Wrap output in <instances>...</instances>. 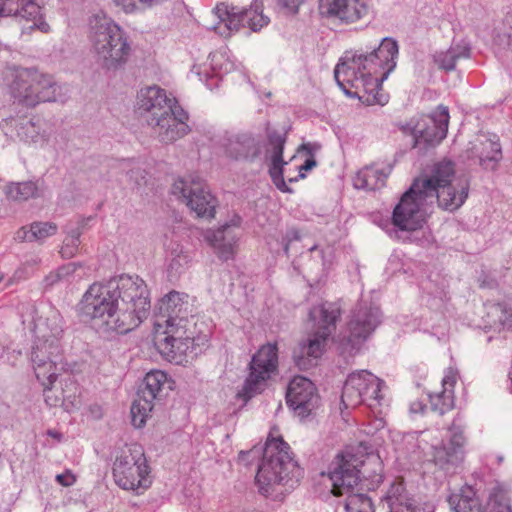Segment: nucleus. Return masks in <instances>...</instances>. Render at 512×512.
<instances>
[{
  "mask_svg": "<svg viewBox=\"0 0 512 512\" xmlns=\"http://www.w3.org/2000/svg\"><path fill=\"white\" fill-rule=\"evenodd\" d=\"M398 43L384 38L369 53L345 52L334 69V76L342 90L357 97L367 105H385L388 95L382 91V83L396 67Z\"/></svg>",
  "mask_w": 512,
  "mask_h": 512,
  "instance_id": "nucleus-1",
  "label": "nucleus"
},
{
  "mask_svg": "<svg viewBox=\"0 0 512 512\" xmlns=\"http://www.w3.org/2000/svg\"><path fill=\"white\" fill-rule=\"evenodd\" d=\"M189 295L172 290L158 303L155 319V345L170 362L180 363L194 344L197 335L190 324L196 326Z\"/></svg>",
  "mask_w": 512,
  "mask_h": 512,
  "instance_id": "nucleus-2",
  "label": "nucleus"
},
{
  "mask_svg": "<svg viewBox=\"0 0 512 512\" xmlns=\"http://www.w3.org/2000/svg\"><path fill=\"white\" fill-rule=\"evenodd\" d=\"M77 315L99 333H127L135 328V318L121 308L110 282L91 284L76 306Z\"/></svg>",
  "mask_w": 512,
  "mask_h": 512,
  "instance_id": "nucleus-3",
  "label": "nucleus"
},
{
  "mask_svg": "<svg viewBox=\"0 0 512 512\" xmlns=\"http://www.w3.org/2000/svg\"><path fill=\"white\" fill-rule=\"evenodd\" d=\"M262 454L261 463L255 477L258 490L263 495L271 493L276 484L299 482L304 471L294 460L291 448L282 437L267 438L264 448L253 447L249 451H241L239 459L246 461L249 457H258Z\"/></svg>",
  "mask_w": 512,
  "mask_h": 512,
  "instance_id": "nucleus-4",
  "label": "nucleus"
},
{
  "mask_svg": "<svg viewBox=\"0 0 512 512\" xmlns=\"http://www.w3.org/2000/svg\"><path fill=\"white\" fill-rule=\"evenodd\" d=\"M89 40L97 61L107 70L122 68L131 54L126 32L111 18L95 15L90 20Z\"/></svg>",
  "mask_w": 512,
  "mask_h": 512,
  "instance_id": "nucleus-5",
  "label": "nucleus"
},
{
  "mask_svg": "<svg viewBox=\"0 0 512 512\" xmlns=\"http://www.w3.org/2000/svg\"><path fill=\"white\" fill-rule=\"evenodd\" d=\"M364 455L346 450L338 454L330 464L329 478L335 496L346 495V512H374L371 499L362 493H354L361 479L360 468L364 465Z\"/></svg>",
  "mask_w": 512,
  "mask_h": 512,
  "instance_id": "nucleus-6",
  "label": "nucleus"
},
{
  "mask_svg": "<svg viewBox=\"0 0 512 512\" xmlns=\"http://www.w3.org/2000/svg\"><path fill=\"white\" fill-rule=\"evenodd\" d=\"M426 191L430 206L437 201L439 208L454 212L466 201L469 194V182L455 176L452 161L442 160L433 165L430 175L420 178Z\"/></svg>",
  "mask_w": 512,
  "mask_h": 512,
  "instance_id": "nucleus-7",
  "label": "nucleus"
},
{
  "mask_svg": "<svg viewBox=\"0 0 512 512\" xmlns=\"http://www.w3.org/2000/svg\"><path fill=\"white\" fill-rule=\"evenodd\" d=\"M59 86L49 74L36 68H19L10 85L14 102L27 108H34L40 103L63 100Z\"/></svg>",
  "mask_w": 512,
  "mask_h": 512,
  "instance_id": "nucleus-8",
  "label": "nucleus"
},
{
  "mask_svg": "<svg viewBox=\"0 0 512 512\" xmlns=\"http://www.w3.org/2000/svg\"><path fill=\"white\" fill-rule=\"evenodd\" d=\"M112 476L119 488L136 494H142L151 486V468L140 444L126 445L117 453Z\"/></svg>",
  "mask_w": 512,
  "mask_h": 512,
  "instance_id": "nucleus-9",
  "label": "nucleus"
},
{
  "mask_svg": "<svg viewBox=\"0 0 512 512\" xmlns=\"http://www.w3.org/2000/svg\"><path fill=\"white\" fill-rule=\"evenodd\" d=\"M420 178L400 198L392 213V223L402 231H416L424 225L431 207Z\"/></svg>",
  "mask_w": 512,
  "mask_h": 512,
  "instance_id": "nucleus-10",
  "label": "nucleus"
},
{
  "mask_svg": "<svg viewBox=\"0 0 512 512\" xmlns=\"http://www.w3.org/2000/svg\"><path fill=\"white\" fill-rule=\"evenodd\" d=\"M383 384L382 380L366 370L353 372L344 383L341 403L346 409L365 405L373 410L383 398Z\"/></svg>",
  "mask_w": 512,
  "mask_h": 512,
  "instance_id": "nucleus-11",
  "label": "nucleus"
},
{
  "mask_svg": "<svg viewBox=\"0 0 512 512\" xmlns=\"http://www.w3.org/2000/svg\"><path fill=\"white\" fill-rule=\"evenodd\" d=\"M120 302V306L126 309L135 318V328L147 318L150 310V297L147 284L139 276L121 275L109 281Z\"/></svg>",
  "mask_w": 512,
  "mask_h": 512,
  "instance_id": "nucleus-12",
  "label": "nucleus"
},
{
  "mask_svg": "<svg viewBox=\"0 0 512 512\" xmlns=\"http://www.w3.org/2000/svg\"><path fill=\"white\" fill-rule=\"evenodd\" d=\"M213 12L218 18L219 24H223L228 31V35L238 32L244 27H249L253 32H257L270 22V19L263 14V0H253L248 9L219 3Z\"/></svg>",
  "mask_w": 512,
  "mask_h": 512,
  "instance_id": "nucleus-13",
  "label": "nucleus"
},
{
  "mask_svg": "<svg viewBox=\"0 0 512 512\" xmlns=\"http://www.w3.org/2000/svg\"><path fill=\"white\" fill-rule=\"evenodd\" d=\"M278 367V347L276 343H267L259 348L252 357L250 373L245 380L241 394L249 399L259 393L265 382Z\"/></svg>",
  "mask_w": 512,
  "mask_h": 512,
  "instance_id": "nucleus-14",
  "label": "nucleus"
},
{
  "mask_svg": "<svg viewBox=\"0 0 512 512\" xmlns=\"http://www.w3.org/2000/svg\"><path fill=\"white\" fill-rule=\"evenodd\" d=\"M171 387L167 374L161 370H152L148 372L143 381V387L139 390L137 398L131 406L132 424L136 428H141L150 416L154 401L161 396L165 386Z\"/></svg>",
  "mask_w": 512,
  "mask_h": 512,
  "instance_id": "nucleus-15",
  "label": "nucleus"
},
{
  "mask_svg": "<svg viewBox=\"0 0 512 512\" xmlns=\"http://www.w3.org/2000/svg\"><path fill=\"white\" fill-rule=\"evenodd\" d=\"M172 193L182 198L188 207L199 217L213 218L216 199L199 179H178L173 183Z\"/></svg>",
  "mask_w": 512,
  "mask_h": 512,
  "instance_id": "nucleus-16",
  "label": "nucleus"
},
{
  "mask_svg": "<svg viewBox=\"0 0 512 512\" xmlns=\"http://www.w3.org/2000/svg\"><path fill=\"white\" fill-rule=\"evenodd\" d=\"M447 430L450 432V439L447 444L443 443V441L431 443L433 460L442 469H449L450 466H455L462 462L464 458L463 448L466 438L464 436L462 417L459 413L454 417L451 424L447 426Z\"/></svg>",
  "mask_w": 512,
  "mask_h": 512,
  "instance_id": "nucleus-17",
  "label": "nucleus"
},
{
  "mask_svg": "<svg viewBox=\"0 0 512 512\" xmlns=\"http://www.w3.org/2000/svg\"><path fill=\"white\" fill-rule=\"evenodd\" d=\"M62 358L61 343H46L36 340L31 351V362L36 375L45 389L57 379V364Z\"/></svg>",
  "mask_w": 512,
  "mask_h": 512,
  "instance_id": "nucleus-18",
  "label": "nucleus"
},
{
  "mask_svg": "<svg viewBox=\"0 0 512 512\" xmlns=\"http://www.w3.org/2000/svg\"><path fill=\"white\" fill-rule=\"evenodd\" d=\"M449 110L439 105L431 114L419 118L413 128L415 144L434 147L446 138L449 126Z\"/></svg>",
  "mask_w": 512,
  "mask_h": 512,
  "instance_id": "nucleus-19",
  "label": "nucleus"
},
{
  "mask_svg": "<svg viewBox=\"0 0 512 512\" xmlns=\"http://www.w3.org/2000/svg\"><path fill=\"white\" fill-rule=\"evenodd\" d=\"M318 10L326 18L349 25L366 18L370 5L368 0H318Z\"/></svg>",
  "mask_w": 512,
  "mask_h": 512,
  "instance_id": "nucleus-20",
  "label": "nucleus"
},
{
  "mask_svg": "<svg viewBox=\"0 0 512 512\" xmlns=\"http://www.w3.org/2000/svg\"><path fill=\"white\" fill-rule=\"evenodd\" d=\"M319 399L315 385L308 378L295 376L290 381L286 402L298 416L304 418L310 415L318 407Z\"/></svg>",
  "mask_w": 512,
  "mask_h": 512,
  "instance_id": "nucleus-21",
  "label": "nucleus"
},
{
  "mask_svg": "<svg viewBox=\"0 0 512 512\" xmlns=\"http://www.w3.org/2000/svg\"><path fill=\"white\" fill-rule=\"evenodd\" d=\"M188 120L189 114L177 102L172 104L171 111H167L154 122H149V125L163 143L170 144L191 131Z\"/></svg>",
  "mask_w": 512,
  "mask_h": 512,
  "instance_id": "nucleus-22",
  "label": "nucleus"
},
{
  "mask_svg": "<svg viewBox=\"0 0 512 512\" xmlns=\"http://www.w3.org/2000/svg\"><path fill=\"white\" fill-rule=\"evenodd\" d=\"M380 323V311L376 307L359 303L348 322L349 335L344 337L348 345L356 348L364 342Z\"/></svg>",
  "mask_w": 512,
  "mask_h": 512,
  "instance_id": "nucleus-23",
  "label": "nucleus"
},
{
  "mask_svg": "<svg viewBox=\"0 0 512 512\" xmlns=\"http://www.w3.org/2000/svg\"><path fill=\"white\" fill-rule=\"evenodd\" d=\"M240 224L241 218L237 216L230 223L217 230H207L204 234V239L223 261L233 259L236 254Z\"/></svg>",
  "mask_w": 512,
  "mask_h": 512,
  "instance_id": "nucleus-24",
  "label": "nucleus"
},
{
  "mask_svg": "<svg viewBox=\"0 0 512 512\" xmlns=\"http://www.w3.org/2000/svg\"><path fill=\"white\" fill-rule=\"evenodd\" d=\"M178 101L167 96L166 91L157 86L143 88L137 95V109L141 113H148L147 122H154L167 111H171L172 104Z\"/></svg>",
  "mask_w": 512,
  "mask_h": 512,
  "instance_id": "nucleus-25",
  "label": "nucleus"
},
{
  "mask_svg": "<svg viewBox=\"0 0 512 512\" xmlns=\"http://www.w3.org/2000/svg\"><path fill=\"white\" fill-rule=\"evenodd\" d=\"M266 135L270 149L267 151L270 155L271 164L269 175L275 187L283 193H292L293 190L286 184L283 176V166L286 164L283 160L285 135L269 127L266 129Z\"/></svg>",
  "mask_w": 512,
  "mask_h": 512,
  "instance_id": "nucleus-26",
  "label": "nucleus"
},
{
  "mask_svg": "<svg viewBox=\"0 0 512 512\" xmlns=\"http://www.w3.org/2000/svg\"><path fill=\"white\" fill-rule=\"evenodd\" d=\"M340 317L341 309L336 303L324 302L313 306L309 312L313 323L311 332L330 338L336 331Z\"/></svg>",
  "mask_w": 512,
  "mask_h": 512,
  "instance_id": "nucleus-27",
  "label": "nucleus"
},
{
  "mask_svg": "<svg viewBox=\"0 0 512 512\" xmlns=\"http://www.w3.org/2000/svg\"><path fill=\"white\" fill-rule=\"evenodd\" d=\"M329 337L310 332L307 339L300 343L298 352H295L296 365L303 370L309 369L323 355Z\"/></svg>",
  "mask_w": 512,
  "mask_h": 512,
  "instance_id": "nucleus-28",
  "label": "nucleus"
},
{
  "mask_svg": "<svg viewBox=\"0 0 512 512\" xmlns=\"http://www.w3.org/2000/svg\"><path fill=\"white\" fill-rule=\"evenodd\" d=\"M456 381L455 372L448 370L441 381L442 391L429 395L430 408L433 412L444 415L454 408V387Z\"/></svg>",
  "mask_w": 512,
  "mask_h": 512,
  "instance_id": "nucleus-29",
  "label": "nucleus"
},
{
  "mask_svg": "<svg viewBox=\"0 0 512 512\" xmlns=\"http://www.w3.org/2000/svg\"><path fill=\"white\" fill-rule=\"evenodd\" d=\"M391 172V167L372 164L359 170L354 178V186L357 189L377 190L385 185Z\"/></svg>",
  "mask_w": 512,
  "mask_h": 512,
  "instance_id": "nucleus-30",
  "label": "nucleus"
},
{
  "mask_svg": "<svg viewBox=\"0 0 512 512\" xmlns=\"http://www.w3.org/2000/svg\"><path fill=\"white\" fill-rule=\"evenodd\" d=\"M38 341L60 343L64 334L63 317L56 311L51 312L44 320L36 324Z\"/></svg>",
  "mask_w": 512,
  "mask_h": 512,
  "instance_id": "nucleus-31",
  "label": "nucleus"
},
{
  "mask_svg": "<svg viewBox=\"0 0 512 512\" xmlns=\"http://www.w3.org/2000/svg\"><path fill=\"white\" fill-rule=\"evenodd\" d=\"M43 181H23L12 182L5 187V193L8 199L13 201H27L41 195Z\"/></svg>",
  "mask_w": 512,
  "mask_h": 512,
  "instance_id": "nucleus-32",
  "label": "nucleus"
},
{
  "mask_svg": "<svg viewBox=\"0 0 512 512\" xmlns=\"http://www.w3.org/2000/svg\"><path fill=\"white\" fill-rule=\"evenodd\" d=\"M470 56V47L465 43L452 44L446 51L436 52L433 56L435 64L445 71L455 68L456 62L461 58Z\"/></svg>",
  "mask_w": 512,
  "mask_h": 512,
  "instance_id": "nucleus-33",
  "label": "nucleus"
},
{
  "mask_svg": "<svg viewBox=\"0 0 512 512\" xmlns=\"http://www.w3.org/2000/svg\"><path fill=\"white\" fill-rule=\"evenodd\" d=\"M509 490L503 484L497 483L490 492L487 504L483 512H512Z\"/></svg>",
  "mask_w": 512,
  "mask_h": 512,
  "instance_id": "nucleus-34",
  "label": "nucleus"
},
{
  "mask_svg": "<svg viewBox=\"0 0 512 512\" xmlns=\"http://www.w3.org/2000/svg\"><path fill=\"white\" fill-rule=\"evenodd\" d=\"M17 16L32 21L31 28L35 27L45 33L49 31V25L42 19V8L34 0H23Z\"/></svg>",
  "mask_w": 512,
  "mask_h": 512,
  "instance_id": "nucleus-35",
  "label": "nucleus"
},
{
  "mask_svg": "<svg viewBox=\"0 0 512 512\" xmlns=\"http://www.w3.org/2000/svg\"><path fill=\"white\" fill-rule=\"evenodd\" d=\"M502 159L501 146L498 140L487 139L482 142V152L479 155V164L485 169H495Z\"/></svg>",
  "mask_w": 512,
  "mask_h": 512,
  "instance_id": "nucleus-36",
  "label": "nucleus"
},
{
  "mask_svg": "<svg viewBox=\"0 0 512 512\" xmlns=\"http://www.w3.org/2000/svg\"><path fill=\"white\" fill-rule=\"evenodd\" d=\"M236 159L243 158L253 160L261 154V142L252 136H242L236 143Z\"/></svg>",
  "mask_w": 512,
  "mask_h": 512,
  "instance_id": "nucleus-37",
  "label": "nucleus"
},
{
  "mask_svg": "<svg viewBox=\"0 0 512 512\" xmlns=\"http://www.w3.org/2000/svg\"><path fill=\"white\" fill-rule=\"evenodd\" d=\"M81 267L82 266L79 263L70 262L54 271H51L44 279L46 287H51L59 282H70L77 269Z\"/></svg>",
  "mask_w": 512,
  "mask_h": 512,
  "instance_id": "nucleus-38",
  "label": "nucleus"
},
{
  "mask_svg": "<svg viewBox=\"0 0 512 512\" xmlns=\"http://www.w3.org/2000/svg\"><path fill=\"white\" fill-rule=\"evenodd\" d=\"M15 127L17 137L23 142L34 143L42 138L40 126L33 120L22 119Z\"/></svg>",
  "mask_w": 512,
  "mask_h": 512,
  "instance_id": "nucleus-39",
  "label": "nucleus"
},
{
  "mask_svg": "<svg viewBox=\"0 0 512 512\" xmlns=\"http://www.w3.org/2000/svg\"><path fill=\"white\" fill-rule=\"evenodd\" d=\"M448 502L455 512H483L478 499L454 494L448 498Z\"/></svg>",
  "mask_w": 512,
  "mask_h": 512,
  "instance_id": "nucleus-40",
  "label": "nucleus"
},
{
  "mask_svg": "<svg viewBox=\"0 0 512 512\" xmlns=\"http://www.w3.org/2000/svg\"><path fill=\"white\" fill-rule=\"evenodd\" d=\"M164 0H113L116 6L126 13H132L136 10H142L150 8L154 5H158Z\"/></svg>",
  "mask_w": 512,
  "mask_h": 512,
  "instance_id": "nucleus-41",
  "label": "nucleus"
},
{
  "mask_svg": "<svg viewBox=\"0 0 512 512\" xmlns=\"http://www.w3.org/2000/svg\"><path fill=\"white\" fill-rule=\"evenodd\" d=\"M31 238L43 240L57 232V226L51 222H35L30 227Z\"/></svg>",
  "mask_w": 512,
  "mask_h": 512,
  "instance_id": "nucleus-42",
  "label": "nucleus"
},
{
  "mask_svg": "<svg viewBox=\"0 0 512 512\" xmlns=\"http://www.w3.org/2000/svg\"><path fill=\"white\" fill-rule=\"evenodd\" d=\"M80 232L73 231L71 235L67 236L63 242L60 254L63 258H72L78 250L80 244Z\"/></svg>",
  "mask_w": 512,
  "mask_h": 512,
  "instance_id": "nucleus-43",
  "label": "nucleus"
},
{
  "mask_svg": "<svg viewBox=\"0 0 512 512\" xmlns=\"http://www.w3.org/2000/svg\"><path fill=\"white\" fill-rule=\"evenodd\" d=\"M23 0H0V16H17Z\"/></svg>",
  "mask_w": 512,
  "mask_h": 512,
  "instance_id": "nucleus-44",
  "label": "nucleus"
},
{
  "mask_svg": "<svg viewBox=\"0 0 512 512\" xmlns=\"http://www.w3.org/2000/svg\"><path fill=\"white\" fill-rule=\"evenodd\" d=\"M277 5L285 10L287 14L295 15L305 0H276Z\"/></svg>",
  "mask_w": 512,
  "mask_h": 512,
  "instance_id": "nucleus-45",
  "label": "nucleus"
},
{
  "mask_svg": "<svg viewBox=\"0 0 512 512\" xmlns=\"http://www.w3.org/2000/svg\"><path fill=\"white\" fill-rule=\"evenodd\" d=\"M127 176L136 186L146 184V172L140 167H133L127 172Z\"/></svg>",
  "mask_w": 512,
  "mask_h": 512,
  "instance_id": "nucleus-46",
  "label": "nucleus"
},
{
  "mask_svg": "<svg viewBox=\"0 0 512 512\" xmlns=\"http://www.w3.org/2000/svg\"><path fill=\"white\" fill-rule=\"evenodd\" d=\"M189 261V255L187 253L180 252L176 257H174L171 260L170 268L178 271L181 267L187 265Z\"/></svg>",
  "mask_w": 512,
  "mask_h": 512,
  "instance_id": "nucleus-47",
  "label": "nucleus"
},
{
  "mask_svg": "<svg viewBox=\"0 0 512 512\" xmlns=\"http://www.w3.org/2000/svg\"><path fill=\"white\" fill-rule=\"evenodd\" d=\"M56 481L64 487H69L76 482V477L70 470H67L62 474H58L56 476Z\"/></svg>",
  "mask_w": 512,
  "mask_h": 512,
  "instance_id": "nucleus-48",
  "label": "nucleus"
},
{
  "mask_svg": "<svg viewBox=\"0 0 512 512\" xmlns=\"http://www.w3.org/2000/svg\"><path fill=\"white\" fill-rule=\"evenodd\" d=\"M497 310H500L502 313L505 314V318L504 319H500L501 323L503 325H509L511 326L512 325V314L510 313V311L506 308V306L504 305H498L496 307Z\"/></svg>",
  "mask_w": 512,
  "mask_h": 512,
  "instance_id": "nucleus-49",
  "label": "nucleus"
},
{
  "mask_svg": "<svg viewBox=\"0 0 512 512\" xmlns=\"http://www.w3.org/2000/svg\"><path fill=\"white\" fill-rule=\"evenodd\" d=\"M425 409L426 405L420 400L413 401L410 404V412L413 414L423 413Z\"/></svg>",
  "mask_w": 512,
  "mask_h": 512,
  "instance_id": "nucleus-50",
  "label": "nucleus"
},
{
  "mask_svg": "<svg viewBox=\"0 0 512 512\" xmlns=\"http://www.w3.org/2000/svg\"><path fill=\"white\" fill-rule=\"evenodd\" d=\"M50 387H52V385H51ZM50 391H51V388H49V389H45V388H44V392H45V402H46L49 406H57L60 400H59L57 397L52 398V397L48 394V392H50Z\"/></svg>",
  "mask_w": 512,
  "mask_h": 512,
  "instance_id": "nucleus-51",
  "label": "nucleus"
},
{
  "mask_svg": "<svg viewBox=\"0 0 512 512\" xmlns=\"http://www.w3.org/2000/svg\"><path fill=\"white\" fill-rule=\"evenodd\" d=\"M315 165H316V161H315L314 159H312V158H311V159H307V160L305 161V163H304L302 166H300V171H302V170H310V169H312ZM299 177H300V178H303V177H304V174H303L302 172H300Z\"/></svg>",
  "mask_w": 512,
  "mask_h": 512,
  "instance_id": "nucleus-52",
  "label": "nucleus"
},
{
  "mask_svg": "<svg viewBox=\"0 0 512 512\" xmlns=\"http://www.w3.org/2000/svg\"><path fill=\"white\" fill-rule=\"evenodd\" d=\"M47 434L55 439H57L58 441L61 440V434L55 430H48L47 431Z\"/></svg>",
  "mask_w": 512,
  "mask_h": 512,
  "instance_id": "nucleus-53",
  "label": "nucleus"
},
{
  "mask_svg": "<svg viewBox=\"0 0 512 512\" xmlns=\"http://www.w3.org/2000/svg\"><path fill=\"white\" fill-rule=\"evenodd\" d=\"M429 434H430V433H429V431H427V432H421V433H420L421 441H425V442H427V438L429 437Z\"/></svg>",
  "mask_w": 512,
  "mask_h": 512,
  "instance_id": "nucleus-54",
  "label": "nucleus"
},
{
  "mask_svg": "<svg viewBox=\"0 0 512 512\" xmlns=\"http://www.w3.org/2000/svg\"><path fill=\"white\" fill-rule=\"evenodd\" d=\"M502 462H503V456H496V464L501 465Z\"/></svg>",
  "mask_w": 512,
  "mask_h": 512,
  "instance_id": "nucleus-55",
  "label": "nucleus"
},
{
  "mask_svg": "<svg viewBox=\"0 0 512 512\" xmlns=\"http://www.w3.org/2000/svg\"><path fill=\"white\" fill-rule=\"evenodd\" d=\"M212 67H213V70H214L215 74L218 76L221 73L220 69L217 70L214 63H212Z\"/></svg>",
  "mask_w": 512,
  "mask_h": 512,
  "instance_id": "nucleus-56",
  "label": "nucleus"
},
{
  "mask_svg": "<svg viewBox=\"0 0 512 512\" xmlns=\"http://www.w3.org/2000/svg\"><path fill=\"white\" fill-rule=\"evenodd\" d=\"M297 179H298L297 177H295V178H290V179H289V182H295V181H297Z\"/></svg>",
  "mask_w": 512,
  "mask_h": 512,
  "instance_id": "nucleus-57",
  "label": "nucleus"
},
{
  "mask_svg": "<svg viewBox=\"0 0 512 512\" xmlns=\"http://www.w3.org/2000/svg\"><path fill=\"white\" fill-rule=\"evenodd\" d=\"M216 57H217V55H213V56H212V62H214V61H215V58H216Z\"/></svg>",
  "mask_w": 512,
  "mask_h": 512,
  "instance_id": "nucleus-58",
  "label": "nucleus"
}]
</instances>
